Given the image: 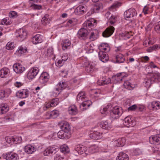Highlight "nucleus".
I'll return each instance as SVG.
<instances>
[{
	"instance_id": "1",
	"label": "nucleus",
	"mask_w": 160,
	"mask_h": 160,
	"mask_svg": "<svg viewBox=\"0 0 160 160\" xmlns=\"http://www.w3.org/2000/svg\"><path fill=\"white\" fill-rule=\"evenodd\" d=\"M84 25L85 26L86 28L89 30L88 36L89 39L92 41H94L98 37V32L96 30H93L90 31L89 28L92 29L93 28V25L90 21H88L84 24Z\"/></svg>"
},
{
	"instance_id": "2",
	"label": "nucleus",
	"mask_w": 160,
	"mask_h": 160,
	"mask_svg": "<svg viewBox=\"0 0 160 160\" xmlns=\"http://www.w3.org/2000/svg\"><path fill=\"white\" fill-rule=\"evenodd\" d=\"M137 13L134 8H130L125 11L124 16L126 20L132 22L134 19V17L137 16Z\"/></svg>"
},
{
	"instance_id": "3",
	"label": "nucleus",
	"mask_w": 160,
	"mask_h": 160,
	"mask_svg": "<svg viewBox=\"0 0 160 160\" xmlns=\"http://www.w3.org/2000/svg\"><path fill=\"white\" fill-rule=\"evenodd\" d=\"M123 113L122 108L118 106H116L113 108L110 114L112 118L116 119L119 118Z\"/></svg>"
},
{
	"instance_id": "4",
	"label": "nucleus",
	"mask_w": 160,
	"mask_h": 160,
	"mask_svg": "<svg viewBox=\"0 0 160 160\" xmlns=\"http://www.w3.org/2000/svg\"><path fill=\"white\" fill-rule=\"evenodd\" d=\"M27 34L26 30L23 29H20L17 31L16 37L19 40L22 41L26 38Z\"/></svg>"
},
{
	"instance_id": "5",
	"label": "nucleus",
	"mask_w": 160,
	"mask_h": 160,
	"mask_svg": "<svg viewBox=\"0 0 160 160\" xmlns=\"http://www.w3.org/2000/svg\"><path fill=\"white\" fill-rule=\"evenodd\" d=\"M39 71L38 68L33 67L30 69L27 74V78L29 80L34 78Z\"/></svg>"
},
{
	"instance_id": "6",
	"label": "nucleus",
	"mask_w": 160,
	"mask_h": 160,
	"mask_svg": "<svg viewBox=\"0 0 160 160\" xmlns=\"http://www.w3.org/2000/svg\"><path fill=\"white\" fill-rule=\"evenodd\" d=\"M58 148L57 146H52L46 148L44 151L43 154L44 156H48L50 154L55 153L58 150Z\"/></svg>"
},
{
	"instance_id": "7",
	"label": "nucleus",
	"mask_w": 160,
	"mask_h": 160,
	"mask_svg": "<svg viewBox=\"0 0 160 160\" xmlns=\"http://www.w3.org/2000/svg\"><path fill=\"white\" fill-rule=\"evenodd\" d=\"M123 124L127 127H132L135 125V122L130 116L126 117L123 121Z\"/></svg>"
},
{
	"instance_id": "8",
	"label": "nucleus",
	"mask_w": 160,
	"mask_h": 160,
	"mask_svg": "<svg viewBox=\"0 0 160 160\" xmlns=\"http://www.w3.org/2000/svg\"><path fill=\"white\" fill-rule=\"evenodd\" d=\"M13 69L17 73H21L25 70V67L19 63H16L13 65Z\"/></svg>"
},
{
	"instance_id": "9",
	"label": "nucleus",
	"mask_w": 160,
	"mask_h": 160,
	"mask_svg": "<svg viewBox=\"0 0 160 160\" xmlns=\"http://www.w3.org/2000/svg\"><path fill=\"white\" fill-rule=\"evenodd\" d=\"M88 31H89L86 28H81L78 31L77 34L78 37L80 39H84L88 36Z\"/></svg>"
},
{
	"instance_id": "10",
	"label": "nucleus",
	"mask_w": 160,
	"mask_h": 160,
	"mask_svg": "<svg viewBox=\"0 0 160 160\" xmlns=\"http://www.w3.org/2000/svg\"><path fill=\"white\" fill-rule=\"evenodd\" d=\"M29 93V92L27 89H23L18 91L16 93V96L19 98H27Z\"/></svg>"
},
{
	"instance_id": "11",
	"label": "nucleus",
	"mask_w": 160,
	"mask_h": 160,
	"mask_svg": "<svg viewBox=\"0 0 160 160\" xmlns=\"http://www.w3.org/2000/svg\"><path fill=\"white\" fill-rule=\"evenodd\" d=\"M67 86L66 82H59L57 85V87L55 88L54 91L56 92V95H58L60 92L62 90L64 89Z\"/></svg>"
},
{
	"instance_id": "12",
	"label": "nucleus",
	"mask_w": 160,
	"mask_h": 160,
	"mask_svg": "<svg viewBox=\"0 0 160 160\" xmlns=\"http://www.w3.org/2000/svg\"><path fill=\"white\" fill-rule=\"evenodd\" d=\"M87 11V9L85 6L80 5L75 9L74 12L76 15H79L84 14Z\"/></svg>"
},
{
	"instance_id": "13",
	"label": "nucleus",
	"mask_w": 160,
	"mask_h": 160,
	"mask_svg": "<svg viewBox=\"0 0 160 160\" xmlns=\"http://www.w3.org/2000/svg\"><path fill=\"white\" fill-rule=\"evenodd\" d=\"M114 28L113 26H110L107 28L102 32V36L105 38H107L111 36L113 33Z\"/></svg>"
},
{
	"instance_id": "14",
	"label": "nucleus",
	"mask_w": 160,
	"mask_h": 160,
	"mask_svg": "<svg viewBox=\"0 0 160 160\" xmlns=\"http://www.w3.org/2000/svg\"><path fill=\"white\" fill-rule=\"evenodd\" d=\"M149 142L151 143L157 145L160 144V134L152 136L149 138Z\"/></svg>"
},
{
	"instance_id": "15",
	"label": "nucleus",
	"mask_w": 160,
	"mask_h": 160,
	"mask_svg": "<svg viewBox=\"0 0 160 160\" xmlns=\"http://www.w3.org/2000/svg\"><path fill=\"white\" fill-rule=\"evenodd\" d=\"M49 78V74L46 72H43L41 75L39 81L41 84H44L46 82Z\"/></svg>"
},
{
	"instance_id": "16",
	"label": "nucleus",
	"mask_w": 160,
	"mask_h": 160,
	"mask_svg": "<svg viewBox=\"0 0 160 160\" xmlns=\"http://www.w3.org/2000/svg\"><path fill=\"white\" fill-rule=\"evenodd\" d=\"M98 54L100 60L102 62H105L108 61L109 58L105 52H104L102 51H100L98 52Z\"/></svg>"
},
{
	"instance_id": "17",
	"label": "nucleus",
	"mask_w": 160,
	"mask_h": 160,
	"mask_svg": "<svg viewBox=\"0 0 160 160\" xmlns=\"http://www.w3.org/2000/svg\"><path fill=\"white\" fill-rule=\"evenodd\" d=\"M11 90L10 88H7L6 89L1 90H0V99H2L4 98L8 97L11 93Z\"/></svg>"
},
{
	"instance_id": "18",
	"label": "nucleus",
	"mask_w": 160,
	"mask_h": 160,
	"mask_svg": "<svg viewBox=\"0 0 160 160\" xmlns=\"http://www.w3.org/2000/svg\"><path fill=\"white\" fill-rule=\"evenodd\" d=\"M87 150L86 147L82 145H78L75 148V151L80 154L84 153Z\"/></svg>"
},
{
	"instance_id": "19",
	"label": "nucleus",
	"mask_w": 160,
	"mask_h": 160,
	"mask_svg": "<svg viewBox=\"0 0 160 160\" xmlns=\"http://www.w3.org/2000/svg\"><path fill=\"white\" fill-rule=\"evenodd\" d=\"M42 36L40 34L36 35L33 37L32 42L34 44H36L38 43H41L42 41Z\"/></svg>"
},
{
	"instance_id": "20",
	"label": "nucleus",
	"mask_w": 160,
	"mask_h": 160,
	"mask_svg": "<svg viewBox=\"0 0 160 160\" xmlns=\"http://www.w3.org/2000/svg\"><path fill=\"white\" fill-rule=\"evenodd\" d=\"M27 52V48L24 46H21L19 47L18 49L16 51L15 54L18 56H21L22 54Z\"/></svg>"
},
{
	"instance_id": "21",
	"label": "nucleus",
	"mask_w": 160,
	"mask_h": 160,
	"mask_svg": "<svg viewBox=\"0 0 160 160\" xmlns=\"http://www.w3.org/2000/svg\"><path fill=\"white\" fill-rule=\"evenodd\" d=\"M91 102L90 101H85L83 102L80 106L81 110L84 111L88 108L90 105Z\"/></svg>"
},
{
	"instance_id": "22",
	"label": "nucleus",
	"mask_w": 160,
	"mask_h": 160,
	"mask_svg": "<svg viewBox=\"0 0 160 160\" xmlns=\"http://www.w3.org/2000/svg\"><path fill=\"white\" fill-rule=\"evenodd\" d=\"M9 110V107L6 104L3 103L0 105V114H4Z\"/></svg>"
},
{
	"instance_id": "23",
	"label": "nucleus",
	"mask_w": 160,
	"mask_h": 160,
	"mask_svg": "<svg viewBox=\"0 0 160 160\" xmlns=\"http://www.w3.org/2000/svg\"><path fill=\"white\" fill-rule=\"evenodd\" d=\"M102 133L98 131L94 132L90 134V138L94 139H98L102 137Z\"/></svg>"
},
{
	"instance_id": "24",
	"label": "nucleus",
	"mask_w": 160,
	"mask_h": 160,
	"mask_svg": "<svg viewBox=\"0 0 160 160\" xmlns=\"http://www.w3.org/2000/svg\"><path fill=\"white\" fill-rule=\"evenodd\" d=\"M100 127L103 129L108 130L111 128V124L107 121H102L100 122Z\"/></svg>"
},
{
	"instance_id": "25",
	"label": "nucleus",
	"mask_w": 160,
	"mask_h": 160,
	"mask_svg": "<svg viewBox=\"0 0 160 160\" xmlns=\"http://www.w3.org/2000/svg\"><path fill=\"white\" fill-rule=\"evenodd\" d=\"M103 8L102 3L100 2H97L94 5L93 11L95 13L98 12L100 9Z\"/></svg>"
},
{
	"instance_id": "26",
	"label": "nucleus",
	"mask_w": 160,
	"mask_h": 160,
	"mask_svg": "<svg viewBox=\"0 0 160 160\" xmlns=\"http://www.w3.org/2000/svg\"><path fill=\"white\" fill-rule=\"evenodd\" d=\"M6 158L7 160H18V155L15 153H10L7 154Z\"/></svg>"
},
{
	"instance_id": "27",
	"label": "nucleus",
	"mask_w": 160,
	"mask_h": 160,
	"mask_svg": "<svg viewBox=\"0 0 160 160\" xmlns=\"http://www.w3.org/2000/svg\"><path fill=\"white\" fill-rule=\"evenodd\" d=\"M123 77L124 76L122 75L121 73H120L114 76L112 78L114 83H117L121 81Z\"/></svg>"
},
{
	"instance_id": "28",
	"label": "nucleus",
	"mask_w": 160,
	"mask_h": 160,
	"mask_svg": "<svg viewBox=\"0 0 160 160\" xmlns=\"http://www.w3.org/2000/svg\"><path fill=\"white\" fill-rule=\"evenodd\" d=\"M115 59L116 62L117 63H123L125 60L124 56L121 53L116 55Z\"/></svg>"
},
{
	"instance_id": "29",
	"label": "nucleus",
	"mask_w": 160,
	"mask_h": 160,
	"mask_svg": "<svg viewBox=\"0 0 160 160\" xmlns=\"http://www.w3.org/2000/svg\"><path fill=\"white\" fill-rule=\"evenodd\" d=\"M62 49L65 50L69 48L71 45V42L70 41L66 39L62 42Z\"/></svg>"
},
{
	"instance_id": "30",
	"label": "nucleus",
	"mask_w": 160,
	"mask_h": 160,
	"mask_svg": "<svg viewBox=\"0 0 160 160\" xmlns=\"http://www.w3.org/2000/svg\"><path fill=\"white\" fill-rule=\"evenodd\" d=\"M68 111L69 113L72 115L76 114L78 112L76 106L74 105L71 106L69 108Z\"/></svg>"
},
{
	"instance_id": "31",
	"label": "nucleus",
	"mask_w": 160,
	"mask_h": 160,
	"mask_svg": "<svg viewBox=\"0 0 160 160\" xmlns=\"http://www.w3.org/2000/svg\"><path fill=\"white\" fill-rule=\"evenodd\" d=\"M50 20L49 15L46 14L42 18V23L44 25H47L50 23Z\"/></svg>"
},
{
	"instance_id": "32",
	"label": "nucleus",
	"mask_w": 160,
	"mask_h": 160,
	"mask_svg": "<svg viewBox=\"0 0 160 160\" xmlns=\"http://www.w3.org/2000/svg\"><path fill=\"white\" fill-rule=\"evenodd\" d=\"M116 160H128V157L126 154L120 152Z\"/></svg>"
},
{
	"instance_id": "33",
	"label": "nucleus",
	"mask_w": 160,
	"mask_h": 160,
	"mask_svg": "<svg viewBox=\"0 0 160 160\" xmlns=\"http://www.w3.org/2000/svg\"><path fill=\"white\" fill-rule=\"evenodd\" d=\"M25 152L31 154L36 151L34 147L31 145H28L24 148Z\"/></svg>"
},
{
	"instance_id": "34",
	"label": "nucleus",
	"mask_w": 160,
	"mask_h": 160,
	"mask_svg": "<svg viewBox=\"0 0 160 160\" xmlns=\"http://www.w3.org/2000/svg\"><path fill=\"white\" fill-rule=\"evenodd\" d=\"M9 72L8 69L6 68H3L0 71V77L2 78L6 77Z\"/></svg>"
},
{
	"instance_id": "35",
	"label": "nucleus",
	"mask_w": 160,
	"mask_h": 160,
	"mask_svg": "<svg viewBox=\"0 0 160 160\" xmlns=\"http://www.w3.org/2000/svg\"><path fill=\"white\" fill-rule=\"evenodd\" d=\"M61 128L64 131L69 132L70 129L69 125L67 122H64L61 124Z\"/></svg>"
},
{
	"instance_id": "36",
	"label": "nucleus",
	"mask_w": 160,
	"mask_h": 160,
	"mask_svg": "<svg viewBox=\"0 0 160 160\" xmlns=\"http://www.w3.org/2000/svg\"><path fill=\"white\" fill-rule=\"evenodd\" d=\"M86 96L85 94V93L82 92H80L77 95V100L79 102L80 101H83L86 100L85 98Z\"/></svg>"
},
{
	"instance_id": "37",
	"label": "nucleus",
	"mask_w": 160,
	"mask_h": 160,
	"mask_svg": "<svg viewBox=\"0 0 160 160\" xmlns=\"http://www.w3.org/2000/svg\"><path fill=\"white\" fill-rule=\"evenodd\" d=\"M100 51L104 50V51L108 52L110 50L109 46L107 43H102L99 47Z\"/></svg>"
},
{
	"instance_id": "38",
	"label": "nucleus",
	"mask_w": 160,
	"mask_h": 160,
	"mask_svg": "<svg viewBox=\"0 0 160 160\" xmlns=\"http://www.w3.org/2000/svg\"><path fill=\"white\" fill-rule=\"evenodd\" d=\"M153 83V81L152 80L151 78H145L144 82V83L145 84V86L147 88H149L151 84Z\"/></svg>"
},
{
	"instance_id": "39",
	"label": "nucleus",
	"mask_w": 160,
	"mask_h": 160,
	"mask_svg": "<svg viewBox=\"0 0 160 160\" xmlns=\"http://www.w3.org/2000/svg\"><path fill=\"white\" fill-rule=\"evenodd\" d=\"M151 78L153 80L154 82L160 81V74L158 72L153 74Z\"/></svg>"
},
{
	"instance_id": "40",
	"label": "nucleus",
	"mask_w": 160,
	"mask_h": 160,
	"mask_svg": "<svg viewBox=\"0 0 160 160\" xmlns=\"http://www.w3.org/2000/svg\"><path fill=\"white\" fill-rule=\"evenodd\" d=\"M94 66L91 63H88L85 68L86 71L88 73L92 72L94 71Z\"/></svg>"
},
{
	"instance_id": "41",
	"label": "nucleus",
	"mask_w": 160,
	"mask_h": 160,
	"mask_svg": "<svg viewBox=\"0 0 160 160\" xmlns=\"http://www.w3.org/2000/svg\"><path fill=\"white\" fill-rule=\"evenodd\" d=\"M98 150V147L95 145H92L88 148V152L90 153H93Z\"/></svg>"
},
{
	"instance_id": "42",
	"label": "nucleus",
	"mask_w": 160,
	"mask_h": 160,
	"mask_svg": "<svg viewBox=\"0 0 160 160\" xmlns=\"http://www.w3.org/2000/svg\"><path fill=\"white\" fill-rule=\"evenodd\" d=\"M151 107L154 110L160 108V102L154 101L151 102Z\"/></svg>"
},
{
	"instance_id": "43",
	"label": "nucleus",
	"mask_w": 160,
	"mask_h": 160,
	"mask_svg": "<svg viewBox=\"0 0 160 160\" xmlns=\"http://www.w3.org/2000/svg\"><path fill=\"white\" fill-rule=\"evenodd\" d=\"M60 149L61 151L64 154L68 153L69 152V148L66 145H64L61 146Z\"/></svg>"
},
{
	"instance_id": "44",
	"label": "nucleus",
	"mask_w": 160,
	"mask_h": 160,
	"mask_svg": "<svg viewBox=\"0 0 160 160\" xmlns=\"http://www.w3.org/2000/svg\"><path fill=\"white\" fill-rule=\"evenodd\" d=\"M111 82V80L109 78H105L103 77L101 81L100 80L99 82L101 83L99 84L100 85H104L106 84H108Z\"/></svg>"
},
{
	"instance_id": "45",
	"label": "nucleus",
	"mask_w": 160,
	"mask_h": 160,
	"mask_svg": "<svg viewBox=\"0 0 160 160\" xmlns=\"http://www.w3.org/2000/svg\"><path fill=\"white\" fill-rule=\"evenodd\" d=\"M11 19L9 18H6L3 19L1 22V23L2 25H8L12 23Z\"/></svg>"
},
{
	"instance_id": "46",
	"label": "nucleus",
	"mask_w": 160,
	"mask_h": 160,
	"mask_svg": "<svg viewBox=\"0 0 160 160\" xmlns=\"http://www.w3.org/2000/svg\"><path fill=\"white\" fill-rule=\"evenodd\" d=\"M6 142L10 144H12L13 143H16V139L14 137H6L5 138Z\"/></svg>"
},
{
	"instance_id": "47",
	"label": "nucleus",
	"mask_w": 160,
	"mask_h": 160,
	"mask_svg": "<svg viewBox=\"0 0 160 160\" xmlns=\"http://www.w3.org/2000/svg\"><path fill=\"white\" fill-rule=\"evenodd\" d=\"M160 48L159 45H155L152 46L148 48L147 49V51L148 52H151L153 50L158 49Z\"/></svg>"
},
{
	"instance_id": "48",
	"label": "nucleus",
	"mask_w": 160,
	"mask_h": 160,
	"mask_svg": "<svg viewBox=\"0 0 160 160\" xmlns=\"http://www.w3.org/2000/svg\"><path fill=\"white\" fill-rule=\"evenodd\" d=\"M121 3L119 2H116L114 3L111 7L109 8V9L110 10L112 11L113 9L115 8H117L121 6Z\"/></svg>"
},
{
	"instance_id": "49",
	"label": "nucleus",
	"mask_w": 160,
	"mask_h": 160,
	"mask_svg": "<svg viewBox=\"0 0 160 160\" xmlns=\"http://www.w3.org/2000/svg\"><path fill=\"white\" fill-rule=\"evenodd\" d=\"M14 44L13 42H8L6 45V48L9 50H12L15 48Z\"/></svg>"
},
{
	"instance_id": "50",
	"label": "nucleus",
	"mask_w": 160,
	"mask_h": 160,
	"mask_svg": "<svg viewBox=\"0 0 160 160\" xmlns=\"http://www.w3.org/2000/svg\"><path fill=\"white\" fill-rule=\"evenodd\" d=\"M59 102V100L58 98H56L52 99L50 102L52 107L57 105Z\"/></svg>"
},
{
	"instance_id": "51",
	"label": "nucleus",
	"mask_w": 160,
	"mask_h": 160,
	"mask_svg": "<svg viewBox=\"0 0 160 160\" xmlns=\"http://www.w3.org/2000/svg\"><path fill=\"white\" fill-rule=\"evenodd\" d=\"M123 85L125 88L129 90H131L133 88V87L131 86L130 83L128 81H125L123 84Z\"/></svg>"
},
{
	"instance_id": "52",
	"label": "nucleus",
	"mask_w": 160,
	"mask_h": 160,
	"mask_svg": "<svg viewBox=\"0 0 160 160\" xmlns=\"http://www.w3.org/2000/svg\"><path fill=\"white\" fill-rule=\"evenodd\" d=\"M90 46L91 44H89V42L86 43L85 49L88 53L92 52L93 51V50L90 49Z\"/></svg>"
},
{
	"instance_id": "53",
	"label": "nucleus",
	"mask_w": 160,
	"mask_h": 160,
	"mask_svg": "<svg viewBox=\"0 0 160 160\" xmlns=\"http://www.w3.org/2000/svg\"><path fill=\"white\" fill-rule=\"evenodd\" d=\"M59 112L57 110H53L51 112L50 116L52 118H54L59 115Z\"/></svg>"
},
{
	"instance_id": "54",
	"label": "nucleus",
	"mask_w": 160,
	"mask_h": 160,
	"mask_svg": "<svg viewBox=\"0 0 160 160\" xmlns=\"http://www.w3.org/2000/svg\"><path fill=\"white\" fill-rule=\"evenodd\" d=\"M71 137V134L69 132L64 131V133L63 134L62 139H67Z\"/></svg>"
},
{
	"instance_id": "55",
	"label": "nucleus",
	"mask_w": 160,
	"mask_h": 160,
	"mask_svg": "<svg viewBox=\"0 0 160 160\" xmlns=\"http://www.w3.org/2000/svg\"><path fill=\"white\" fill-rule=\"evenodd\" d=\"M40 125L39 122H35L32 123H29L26 126V127L27 128H33L36 127L37 126Z\"/></svg>"
},
{
	"instance_id": "56",
	"label": "nucleus",
	"mask_w": 160,
	"mask_h": 160,
	"mask_svg": "<svg viewBox=\"0 0 160 160\" xmlns=\"http://www.w3.org/2000/svg\"><path fill=\"white\" fill-rule=\"evenodd\" d=\"M117 17L114 16H111L110 17V22L111 25H113L115 23L116 21Z\"/></svg>"
},
{
	"instance_id": "57",
	"label": "nucleus",
	"mask_w": 160,
	"mask_h": 160,
	"mask_svg": "<svg viewBox=\"0 0 160 160\" xmlns=\"http://www.w3.org/2000/svg\"><path fill=\"white\" fill-rule=\"evenodd\" d=\"M30 7L34 10H40L41 9V6L38 5H37L33 4L31 5Z\"/></svg>"
},
{
	"instance_id": "58",
	"label": "nucleus",
	"mask_w": 160,
	"mask_h": 160,
	"mask_svg": "<svg viewBox=\"0 0 160 160\" xmlns=\"http://www.w3.org/2000/svg\"><path fill=\"white\" fill-rule=\"evenodd\" d=\"M9 16L10 18H15L17 16V12L14 11H11L9 13Z\"/></svg>"
},
{
	"instance_id": "59",
	"label": "nucleus",
	"mask_w": 160,
	"mask_h": 160,
	"mask_svg": "<svg viewBox=\"0 0 160 160\" xmlns=\"http://www.w3.org/2000/svg\"><path fill=\"white\" fill-rule=\"evenodd\" d=\"M142 153L141 150L138 148H137L133 151V154L135 155H139Z\"/></svg>"
},
{
	"instance_id": "60",
	"label": "nucleus",
	"mask_w": 160,
	"mask_h": 160,
	"mask_svg": "<svg viewBox=\"0 0 160 160\" xmlns=\"http://www.w3.org/2000/svg\"><path fill=\"white\" fill-rule=\"evenodd\" d=\"M64 63V62L61 59L58 60L57 62H56L55 64L57 67H60L63 65Z\"/></svg>"
},
{
	"instance_id": "61",
	"label": "nucleus",
	"mask_w": 160,
	"mask_h": 160,
	"mask_svg": "<svg viewBox=\"0 0 160 160\" xmlns=\"http://www.w3.org/2000/svg\"><path fill=\"white\" fill-rule=\"evenodd\" d=\"M118 140L120 142H119L120 144V146L122 147L124 145L126 142L125 139L124 138H122L118 139Z\"/></svg>"
},
{
	"instance_id": "62",
	"label": "nucleus",
	"mask_w": 160,
	"mask_h": 160,
	"mask_svg": "<svg viewBox=\"0 0 160 160\" xmlns=\"http://www.w3.org/2000/svg\"><path fill=\"white\" fill-rule=\"evenodd\" d=\"M154 30L157 32H160V23H158L155 25Z\"/></svg>"
},
{
	"instance_id": "63",
	"label": "nucleus",
	"mask_w": 160,
	"mask_h": 160,
	"mask_svg": "<svg viewBox=\"0 0 160 160\" xmlns=\"http://www.w3.org/2000/svg\"><path fill=\"white\" fill-rule=\"evenodd\" d=\"M149 58L147 56L142 57L141 58V60L142 62H145L146 61H148L149 60Z\"/></svg>"
},
{
	"instance_id": "64",
	"label": "nucleus",
	"mask_w": 160,
	"mask_h": 160,
	"mask_svg": "<svg viewBox=\"0 0 160 160\" xmlns=\"http://www.w3.org/2000/svg\"><path fill=\"white\" fill-rule=\"evenodd\" d=\"M64 133V131H63L62 130L60 131L57 134L58 138L62 139Z\"/></svg>"
}]
</instances>
